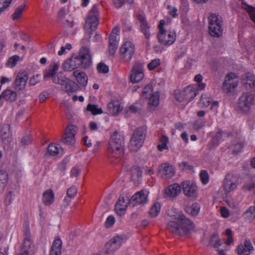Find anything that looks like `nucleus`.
Returning a JSON list of instances; mask_svg holds the SVG:
<instances>
[{
	"mask_svg": "<svg viewBox=\"0 0 255 255\" xmlns=\"http://www.w3.org/2000/svg\"><path fill=\"white\" fill-rule=\"evenodd\" d=\"M174 219L168 222L167 229L172 234L183 236L187 235L194 227V224L182 213L170 215Z\"/></svg>",
	"mask_w": 255,
	"mask_h": 255,
	"instance_id": "obj_1",
	"label": "nucleus"
},
{
	"mask_svg": "<svg viewBox=\"0 0 255 255\" xmlns=\"http://www.w3.org/2000/svg\"><path fill=\"white\" fill-rule=\"evenodd\" d=\"M125 144V138L122 133L115 131L111 135L109 141L108 154L110 158L120 157Z\"/></svg>",
	"mask_w": 255,
	"mask_h": 255,
	"instance_id": "obj_2",
	"label": "nucleus"
},
{
	"mask_svg": "<svg viewBox=\"0 0 255 255\" xmlns=\"http://www.w3.org/2000/svg\"><path fill=\"white\" fill-rule=\"evenodd\" d=\"M146 130L145 126H141L134 130L129 144L131 150L137 151L142 146L146 138Z\"/></svg>",
	"mask_w": 255,
	"mask_h": 255,
	"instance_id": "obj_3",
	"label": "nucleus"
},
{
	"mask_svg": "<svg viewBox=\"0 0 255 255\" xmlns=\"http://www.w3.org/2000/svg\"><path fill=\"white\" fill-rule=\"evenodd\" d=\"M255 105V94L251 91L244 93L239 98L237 108L242 113H250L252 107Z\"/></svg>",
	"mask_w": 255,
	"mask_h": 255,
	"instance_id": "obj_4",
	"label": "nucleus"
},
{
	"mask_svg": "<svg viewBox=\"0 0 255 255\" xmlns=\"http://www.w3.org/2000/svg\"><path fill=\"white\" fill-rule=\"evenodd\" d=\"M209 33L211 36L220 37L223 33V20L222 17L214 13L210 14L208 17Z\"/></svg>",
	"mask_w": 255,
	"mask_h": 255,
	"instance_id": "obj_5",
	"label": "nucleus"
},
{
	"mask_svg": "<svg viewBox=\"0 0 255 255\" xmlns=\"http://www.w3.org/2000/svg\"><path fill=\"white\" fill-rule=\"evenodd\" d=\"M99 24V11L97 5H94L90 10L88 16L87 17L84 24V29L89 32V34L91 35L92 32L94 31Z\"/></svg>",
	"mask_w": 255,
	"mask_h": 255,
	"instance_id": "obj_6",
	"label": "nucleus"
},
{
	"mask_svg": "<svg viewBox=\"0 0 255 255\" xmlns=\"http://www.w3.org/2000/svg\"><path fill=\"white\" fill-rule=\"evenodd\" d=\"M24 241L18 255H33L35 253L34 245L31 239L30 230L28 228L24 231Z\"/></svg>",
	"mask_w": 255,
	"mask_h": 255,
	"instance_id": "obj_7",
	"label": "nucleus"
},
{
	"mask_svg": "<svg viewBox=\"0 0 255 255\" xmlns=\"http://www.w3.org/2000/svg\"><path fill=\"white\" fill-rule=\"evenodd\" d=\"M77 59L79 61V67L83 69L89 68L92 64V56L89 49L86 47H82L77 56Z\"/></svg>",
	"mask_w": 255,
	"mask_h": 255,
	"instance_id": "obj_8",
	"label": "nucleus"
},
{
	"mask_svg": "<svg viewBox=\"0 0 255 255\" xmlns=\"http://www.w3.org/2000/svg\"><path fill=\"white\" fill-rule=\"evenodd\" d=\"M123 238L121 236H116L109 240L105 245V255H113L116 250L120 248Z\"/></svg>",
	"mask_w": 255,
	"mask_h": 255,
	"instance_id": "obj_9",
	"label": "nucleus"
},
{
	"mask_svg": "<svg viewBox=\"0 0 255 255\" xmlns=\"http://www.w3.org/2000/svg\"><path fill=\"white\" fill-rule=\"evenodd\" d=\"M181 189L186 197L191 198L197 197L198 188L193 182L189 180L183 181L181 183Z\"/></svg>",
	"mask_w": 255,
	"mask_h": 255,
	"instance_id": "obj_10",
	"label": "nucleus"
},
{
	"mask_svg": "<svg viewBox=\"0 0 255 255\" xmlns=\"http://www.w3.org/2000/svg\"><path fill=\"white\" fill-rule=\"evenodd\" d=\"M120 52L122 59L129 61L135 53L134 45L130 41H126L122 45Z\"/></svg>",
	"mask_w": 255,
	"mask_h": 255,
	"instance_id": "obj_11",
	"label": "nucleus"
},
{
	"mask_svg": "<svg viewBox=\"0 0 255 255\" xmlns=\"http://www.w3.org/2000/svg\"><path fill=\"white\" fill-rule=\"evenodd\" d=\"M198 92L193 87L188 86L179 96H176V99L180 102H189L192 100L197 95Z\"/></svg>",
	"mask_w": 255,
	"mask_h": 255,
	"instance_id": "obj_12",
	"label": "nucleus"
},
{
	"mask_svg": "<svg viewBox=\"0 0 255 255\" xmlns=\"http://www.w3.org/2000/svg\"><path fill=\"white\" fill-rule=\"evenodd\" d=\"M158 173L163 179L170 178L175 173L174 167L168 163L161 164L158 167Z\"/></svg>",
	"mask_w": 255,
	"mask_h": 255,
	"instance_id": "obj_13",
	"label": "nucleus"
},
{
	"mask_svg": "<svg viewBox=\"0 0 255 255\" xmlns=\"http://www.w3.org/2000/svg\"><path fill=\"white\" fill-rule=\"evenodd\" d=\"M143 66L139 62H136L132 68V73L130 75V81L132 83H138L143 78Z\"/></svg>",
	"mask_w": 255,
	"mask_h": 255,
	"instance_id": "obj_14",
	"label": "nucleus"
},
{
	"mask_svg": "<svg viewBox=\"0 0 255 255\" xmlns=\"http://www.w3.org/2000/svg\"><path fill=\"white\" fill-rule=\"evenodd\" d=\"M157 38L160 43L169 46L172 44L175 41L176 34L173 31H170L167 34L165 30L159 32Z\"/></svg>",
	"mask_w": 255,
	"mask_h": 255,
	"instance_id": "obj_15",
	"label": "nucleus"
},
{
	"mask_svg": "<svg viewBox=\"0 0 255 255\" xmlns=\"http://www.w3.org/2000/svg\"><path fill=\"white\" fill-rule=\"evenodd\" d=\"M76 127L74 125H69L65 129V133L62 138V141L67 144L72 145L75 143V134Z\"/></svg>",
	"mask_w": 255,
	"mask_h": 255,
	"instance_id": "obj_16",
	"label": "nucleus"
},
{
	"mask_svg": "<svg viewBox=\"0 0 255 255\" xmlns=\"http://www.w3.org/2000/svg\"><path fill=\"white\" fill-rule=\"evenodd\" d=\"M233 73L228 75L223 84V89L228 93L233 91L238 86V81L237 78H234Z\"/></svg>",
	"mask_w": 255,
	"mask_h": 255,
	"instance_id": "obj_17",
	"label": "nucleus"
},
{
	"mask_svg": "<svg viewBox=\"0 0 255 255\" xmlns=\"http://www.w3.org/2000/svg\"><path fill=\"white\" fill-rule=\"evenodd\" d=\"M126 170L130 175V179L134 184L138 183L141 179L142 171L138 165L126 167Z\"/></svg>",
	"mask_w": 255,
	"mask_h": 255,
	"instance_id": "obj_18",
	"label": "nucleus"
},
{
	"mask_svg": "<svg viewBox=\"0 0 255 255\" xmlns=\"http://www.w3.org/2000/svg\"><path fill=\"white\" fill-rule=\"evenodd\" d=\"M254 250V247L250 240L246 239L244 244H241L236 249L238 255H249Z\"/></svg>",
	"mask_w": 255,
	"mask_h": 255,
	"instance_id": "obj_19",
	"label": "nucleus"
},
{
	"mask_svg": "<svg viewBox=\"0 0 255 255\" xmlns=\"http://www.w3.org/2000/svg\"><path fill=\"white\" fill-rule=\"evenodd\" d=\"M28 77L25 72L18 73L16 76L14 86L16 90H22L25 87Z\"/></svg>",
	"mask_w": 255,
	"mask_h": 255,
	"instance_id": "obj_20",
	"label": "nucleus"
},
{
	"mask_svg": "<svg viewBox=\"0 0 255 255\" xmlns=\"http://www.w3.org/2000/svg\"><path fill=\"white\" fill-rule=\"evenodd\" d=\"M224 188L226 192L229 193L235 190L237 186L236 180L231 174H228L223 182Z\"/></svg>",
	"mask_w": 255,
	"mask_h": 255,
	"instance_id": "obj_21",
	"label": "nucleus"
},
{
	"mask_svg": "<svg viewBox=\"0 0 255 255\" xmlns=\"http://www.w3.org/2000/svg\"><path fill=\"white\" fill-rule=\"evenodd\" d=\"M200 105L202 107H207L211 104L210 109L215 113H217L219 103L217 101L212 102L211 99L206 94H202L199 101Z\"/></svg>",
	"mask_w": 255,
	"mask_h": 255,
	"instance_id": "obj_22",
	"label": "nucleus"
},
{
	"mask_svg": "<svg viewBox=\"0 0 255 255\" xmlns=\"http://www.w3.org/2000/svg\"><path fill=\"white\" fill-rule=\"evenodd\" d=\"M136 18L140 22L141 32L146 39H149L150 37V26L147 22L145 17L142 14L138 13L136 15Z\"/></svg>",
	"mask_w": 255,
	"mask_h": 255,
	"instance_id": "obj_23",
	"label": "nucleus"
},
{
	"mask_svg": "<svg viewBox=\"0 0 255 255\" xmlns=\"http://www.w3.org/2000/svg\"><path fill=\"white\" fill-rule=\"evenodd\" d=\"M147 195L143 190L139 191L134 194L130 201L133 206L138 204H144L147 202Z\"/></svg>",
	"mask_w": 255,
	"mask_h": 255,
	"instance_id": "obj_24",
	"label": "nucleus"
},
{
	"mask_svg": "<svg viewBox=\"0 0 255 255\" xmlns=\"http://www.w3.org/2000/svg\"><path fill=\"white\" fill-rule=\"evenodd\" d=\"M79 61L76 56L65 61L62 64V68L64 71H72L79 67Z\"/></svg>",
	"mask_w": 255,
	"mask_h": 255,
	"instance_id": "obj_25",
	"label": "nucleus"
},
{
	"mask_svg": "<svg viewBox=\"0 0 255 255\" xmlns=\"http://www.w3.org/2000/svg\"><path fill=\"white\" fill-rule=\"evenodd\" d=\"M181 186L178 183H174L173 184L168 186L165 189V194L171 197H177L181 192Z\"/></svg>",
	"mask_w": 255,
	"mask_h": 255,
	"instance_id": "obj_26",
	"label": "nucleus"
},
{
	"mask_svg": "<svg viewBox=\"0 0 255 255\" xmlns=\"http://www.w3.org/2000/svg\"><path fill=\"white\" fill-rule=\"evenodd\" d=\"M121 110V104L118 101H112L108 105V111L110 115H117Z\"/></svg>",
	"mask_w": 255,
	"mask_h": 255,
	"instance_id": "obj_27",
	"label": "nucleus"
},
{
	"mask_svg": "<svg viewBox=\"0 0 255 255\" xmlns=\"http://www.w3.org/2000/svg\"><path fill=\"white\" fill-rule=\"evenodd\" d=\"M72 74L80 85L84 87L87 85L88 77L85 73L79 71V70H75L73 72Z\"/></svg>",
	"mask_w": 255,
	"mask_h": 255,
	"instance_id": "obj_28",
	"label": "nucleus"
},
{
	"mask_svg": "<svg viewBox=\"0 0 255 255\" xmlns=\"http://www.w3.org/2000/svg\"><path fill=\"white\" fill-rule=\"evenodd\" d=\"M62 86H64L65 92L67 93H74L79 88L78 84L68 79L66 80Z\"/></svg>",
	"mask_w": 255,
	"mask_h": 255,
	"instance_id": "obj_29",
	"label": "nucleus"
},
{
	"mask_svg": "<svg viewBox=\"0 0 255 255\" xmlns=\"http://www.w3.org/2000/svg\"><path fill=\"white\" fill-rule=\"evenodd\" d=\"M17 97V93L10 89L5 90L0 95V99L3 98L7 101L14 102Z\"/></svg>",
	"mask_w": 255,
	"mask_h": 255,
	"instance_id": "obj_30",
	"label": "nucleus"
},
{
	"mask_svg": "<svg viewBox=\"0 0 255 255\" xmlns=\"http://www.w3.org/2000/svg\"><path fill=\"white\" fill-rule=\"evenodd\" d=\"M8 175L4 170H0V194L2 193L7 185Z\"/></svg>",
	"mask_w": 255,
	"mask_h": 255,
	"instance_id": "obj_31",
	"label": "nucleus"
},
{
	"mask_svg": "<svg viewBox=\"0 0 255 255\" xmlns=\"http://www.w3.org/2000/svg\"><path fill=\"white\" fill-rule=\"evenodd\" d=\"M127 202L124 197L120 196L118 201L115 205V210L118 214H124L127 209Z\"/></svg>",
	"mask_w": 255,
	"mask_h": 255,
	"instance_id": "obj_32",
	"label": "nucleus"
},
{
	"mask_svg": "<svg viewBox=\"0 0 255 255\" xmlns=\"http://www.w3.org/2000/svg\"><path fill=\"white\" fill-rule=\"evenodd\" d=\"M159 103V94L155 92L151 95L148 100V108L150 110H154L158 106Z\"/></svg>",
	"mask_w": 255,
	"mask_h": 255,
	"instance_id": "obj_33",
	"label": "nucleus"
},
{
	"mask_svg": "<svg viewBox=\"0 0 255 255\" xmlns=\"http://www.w3.org/2000/svg\"><path fill=\"white\" fill-rule=\"evenodd\" d=\"M62 241L60 239L54 241L51 249L50 255H61V254Z\"/></svg>",
	"mask_w": 255,
	"mask_h": 255,
	"instance_id": "obj_34",
	"label": "nucleus"
},
{
	"mask_svg": "<svg viewBox=\"0 0 255 255\" xmlns=\"http://www.w3.org/2000/svg\"><path fill=\"white\" fill-rule=\"evenodd\" d=\"M244 85L247 89H255V76L252 73H247L244 79Z\"/></svg>",
	"mask_w": 255,
	"mask_h": 255,
	"instance_id": "obj_35",
	"label": "nucleus"
},
{
	"mask_svg": "<svg viewBox=\"0 0 255 255\" xmlns=\"http://www.w3.org/2000/svg\"><path fill=\"white\" fill-rule=\"evenodd\" d=\"M11 132L10 131V127L8 125H3L0 130V136L3 141H9L10 138Z\"/></svg>",
	"mask_w": 255,
	"mask_h": 255,
	"instance_id": "obj_36",
	"label": "nucleus"
},
{
	"mask_svg": "<svg viewBox=\"0 0 255 255\" xmlns=\"http://www.w3.org/2000/svg\"><path fill=\"white\" fill-rule=\"evenodd\" d=\"M242 215L246 221L251 222L255 220V206L250 207Z\"/></svg>",
	"mask_w": 255,
	"mask_h": 255,
	"instance_id": "obj_37",
	"label": "nucleus"
},
{
	"mask_svg": "<svg viewBox=\"0 0 255 255\" xmlns=\"http://www.w3.org/2000/svg\"><path fill=\"white\" fill-rule=\"evenodd\" d=\"M54 195L51 189L45 191L43 194V202L46 205H51L54 201Z\"/></svg>",
	"mask_w": 255,
	"mask_h": 255,
	"instance_id": "obj_38",
	"label": "nucleus"
},
{
	"mask_svg": "<svg viewBox=\"0 0 255 255\" xmlns=\"http://www.w3.org/2000/svg\"><path fill=\"white\" fill-rule=\"evenodd\" d=\"M59 64L54 63L52 67L49 70H45L44 72L43 79L45 81L48 80L49 78H52L55 75L57 71L59 68Z\"/></svg>",
	"mask_w": 255,
	"mask_h": 255,
	"instance_id": "obj_39",
	"label": "nucleus"
},
{
	"mask_svg": "<svg viewBox=\"0 0 255 255\" xmlns=\"http://www.w3.org/2000/svg\"><path fill=\"white\" fill-rule=\"evenodd\" d=\"M200 209V205L197 203H195L191 206L186 207L185 211L190 215L195 216L198 214Z\"/></svg>",
	"mask_w": 255,
	"mask_h": 255,
	"instance_id": "obj_40",
	"label": "nucleus"
},
{
	"mask_svg": "<svg viewBox=\"0 0 255 255\" xmlns=\"http://www.w3.org/2000/svg\"><path fill=\"white\" fill-rule=\"evenodd\" d=\"M223 133L224 132L222 130L219 129L218 130L216 135L213 138L211 143L212 145L210 146L209 147L210 150H212L213 148L217 146L219 144L220 141L222 138Z\"/></svg>",
	"mask_w": 255,
	"mask_h": 255,
	"instance_id": "obj_41",
	"label": "nucleus"
},
{
	"mask_svg": "<svg viewBox=\"0 0 255 255\" xmlns=\"http://www.w3.org/2000/svg\"><path fill=\"white\" fill-rule=\"evenodd\" d=\"M47 150V152L49 155L55 156L60 153L61 149L59 145L51 143L48 146Z\"/></svg>",
	"mask_w": 255,
	"mask_h": 255,
	"instance_id": "obj_42",
	"label": "nucleus"
},
{
	"mask_svg": "<svg viewBox=\"0 0 255 255\" xmlns=\"http://www.w3.org/2000/svg\"><path fill=\"white\" fill-rule=\"evenodd\" d=\"M161 209L160 204L158 202L155 203L151 207L149 211V215L151 218L156 217L159 213Z\"/></svg>",
	"mask_w": 255,
	"mask_h": 255,
	"instance_id": "obj_43",
	"label": "nucleus"
},
{
	"mask_svg": "<svg viewBox=\"0 0 255 255\" xmlns=\"http://www.w3.org/2000/svg\"><path fill=\"white\" fill-rule=\"evenodd\" d=\"M209 244L215 248H218L222 245L219 237L217 234H214L211 237Z\"/></svg>",
	"mask_w": 255,
	"mask_h": 255,
	"instance_id": "obj_44",
	"label": "nucleus"
},
{
	"mask_svg": "<svg viewBox=\"0 0 255 255\" xmlns=\"http://www.w3.org/2000/svg\"><path fill=\"white\" fill-rule=\"evenodd\" d=\"M87 110L90 111L93 115L101 114L103 110L101 108H98L97 106L94 104H89L87 107Z\"/></svg>",
	"mask_w": 255,
	"mask_h": 255,
	"instance_id": "obj_45",
	"label": "nucleus"
},
{
	"mask_svg": "<svg viewBox=\"0 0 255 255\" xmlns=\"http://www.w3.org/2000/svg\"><path fill=\"white\" fill-rule=\"evenodd\" d=\"M24 8L25 5H21L15 9L14 12L12 15V19L14 20L18 19L20 17Z\"/></svg>",
	"mask_w": 255,
	"mask_h": 255,
	"instance_id": "obj_46",
	"label": "nucleus"
},
{
	"mask_svg": "<svg viewBox=\"0 0 255 255\" xmlns=\"http://www.w3.org/2000/svg\"><path fill=\"white\" fill-rule=\"evenodd\" d=\"M244 4L247 6L245 9L249 13L252 20L255 23V7L249 5L247 3H245Z\"/></svg>",
	"mask_w": 255,
	"mask_h": 255,
	"instance_id": "obj_47",
	"label": "nucleus"
},
{
	"mask_svg": "<svg viewBox=\"0 0 255 255\" xmlns=\"http://www.w3.org/2000/svg\"><path fill=\"white\" fill-rule=\"evenodd\" d=\"M19 60V57L17 55H14L9 58L6 63V65L9 67H13Z\"/></svg>",
	"mask_w": 255,
	"mask_h": 255,
	"instance_id": "obj_48",
	"label": "nucleus"
},
{
	"mask_svg": "<svg viewBox=\"0 0 255 255\" xmlns=\"http://www.w3.org/2000/svg\"><path fill=\"white\" fill-rule=\"evenodd\" d=\"M152 93V87L150 85H147L144 87L142 92V96L144 98H147Z\"/></svg>",
	"mask_w": 255,
	"mask_h": 255,
	"instance_id": "obj_49",
	"label": "nucleus"
},
{
	"mask_svg": "<svg viewBox=\"0 0 255 255\" xmlns=\"http://www.w3.org/2000/svg\"><path fill=\"white\" fill-rule=\"evenodd\" d=\"M68 11L65 7H61L57 13V19L59 21H62L66 18Z\"/></svg>",
	"mask_w": 255,
	"mask_h": 255,
	"instance_id": "obj_50",
	"label": "nucleus"
},
{
	"mask_svg": "<svg viewBox=\"0 0 255 255\" xmlns=\"http://www.w3.org/2000/svg\"><path fill=\"white\" fill-rule=\"evenodd\" d=\"M205 120H198L194 122L193 127L194 129L196 130H199L203 128L205 126Z\"/></svg>",
	"mask_w": 255,
	"mask_h": 255,
	"instance_id": "obj_51",
	"label": "nucleus"
},
{
	"mask_svg": "<svg viewBox=\"0 0 255 255\" xmlns=\"http://www.w3.org/2000/svg\"><path fill=\"white\" fill-rule=\"evenodd\" d=\"M160 63L161 61L159 59H154L147 65V67L149 70H152L160 65Z\"/></svg>",
	"mask_w": 255,
	"mask_h": 255,
	"instance_id": "obj_52",
	"label": "nucleus"
},
{
	"mask_svg": "<svg viewBox=\"0 0 255 255\" xmlns=\"http://www.w3.org/2000/svg\"><path fill=\"white\" fill-rule=\"evenodd\" d=\"M98 72L106 74L109 72V67L103 62L99 63L97 67Z\"/></svg>",
	"mask_w": 255,
	"mask_h": 255,
	"instance_id": "obj_53",
	"label": "nucleus"
},
{
	"mask_svg": "<svg viewBox=\"0 0 255 255\" xmlns=\"http://www.w3.org/2000/svg\"><path fill=\"white\" fill-rule=\"evenodd\" d=\"M200 177L203 184L206 185L209 182V174L206 170H201Z\"/></svg>",
	"mask_w": 255,
	"mask_h": 255,
	"instance_id": "obj_54",
	"label": "nucleus"
},
{
	"mask_svg": "<svg viewBox=\"0 0 255 255\" xmlns=\"http://www.w3.org/2000/svg\"><path fill=\"white\" fill-rule=\"evenodd\" d=\"M244 146V144L243 143L239 142L231 145L230 148L233 150L234 153H238L242 150Z\"/></svg>",
	"mask_w": 255,
	"mask_h": 255,
	"instance_id": "obj_55",
	"label": "nucleus"
},
{
	"mask_svg": "<svg viewBox=\"0 0 255 255\" xmlns=\"http://www.w3.org/2000/svg\"><path fill=\"white\" fill-rule=\"evenodd\" d=\"M77 188L74 186H72L67 189V196L70 198H74L77 194Z\"/></svg>",
	"mask_w": 255,
	"mask_h": 255,
	"instance_id": "obj_56",
	"label": "nucleus"
},
{
	"mask_svg": "<svg viewBox=\"0 0 255 255\" xmlns=\"http://www.w3.org/2000/svg\"><path fill=\"white\" fill-rule=\"evenodd\" d=\"M115 223V219L112 215L109 216L105 222V226L107 228L112 227Z\"/></svg>",
	"mask_w": 255,
	"mask_h": 255,
	"instance_id": "obj_57",
	"label": "nucleus"
},
{
	"mask_svg": "<svg viewBox=\"0 0 255 255\" xmlns=\"http://www.w3.org/2000/svg\"><path fill=\"white\" fill-rule=\"evenodd\" d=\"M12 0H0V13L9 6Z\"/></svg>",
	"mask_w": 255,
	"mask_h": 255,
	"instance_id": "obj_58",
	"label": "nucleus"
},
{
	"mask_svg": "<svg viewBox=\"0 0 255 255\" xmlns=\"http://www.w3.org/2000/svg\"><path fill=\"white\" fill-rule=\"evenodd\" d=\"M31 141V136L29 134H26L23 136L20 141V145L24 146L30 143Z\"/></svg>",
	"mask_w": 255,
	"mask_h": 255,
	"instance_id": "obj_59",
	"label": "nucleus"
},
{
	"mask_svg": "<svg viewBox=\"0 0 255 255\" xmlns=\"http://www.w3.org/2000/svg\"><path fill=\"white\" fill-rule=\"evenodd\" d=\"M13 201V196L11 191L9 192L6 195L4 200L5 204L6 206L10 205Z\"/></svg>",
	"mask_w": 255,
	"mask_h": 255,
	"instance_id": "obj_60",
	"label": "nucleus"
},
{
	"mask_svg": "<svg viewBox=\"0 0 255 255\" xmlns=\"http://www.w3.org/2000/svg\"><path fill=\"white\" fill-rule=\"evenodd\" d=\"M167 8L169 9V14L173 17H176L177 16V9L176 7H172V6L169 5L167 6Z\"/></svg>",
	"mask_w": 255,
	"mask_h": 255,
	"instance_id": "obj_61",
	"label": "nucleus"
},
{
	"mask_svg": "<svg viewBox=\"0 0 255 255\" xmlns=\"http://www.w3.org/2000/svg\"><path fill=\"white\" fill-rule=\"evenodd\" d=\"M39 81V75L37 74L36 76H33L31 77L29 80V83L30 85L34 86Z\"/></svg>",
	"mask_w": 255,
	"mask_h": 255,
	"instance_id": "obj_62",
	"label": "nucleus"
},
{
	"mask_svg": "<svg viewBox=\"0 0 255 255\" xmlns=\"http://www.w3.org/2000/svg\"><path fill=\"white\" fill-rule=\"evenodd\" d=\"M109 44L118 45V41L117 40V36L116 35L111 34L109 37Z\"/></svg>",
	"mask_w": 255,
	"mask_h": 255,
	"instance_id": "obj_63",
	"label": "nucleus"
},
{
	"mask_svg": "<svg viewBox=\"0 0 255 255\" xmlns=\"http://www.w3.org/2000/svg\"><path fill=\"white\" fill-rule=\"evenodd\" d=\"M126 0H113V4L117 8H121L125 3Z\"/></svg>",
	"mask_w": 255,
	"mask_h": 255,
	"instance_id": "obj_64",
	"label": "nucleus"
}]
</instances>
